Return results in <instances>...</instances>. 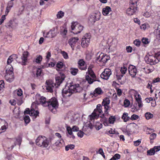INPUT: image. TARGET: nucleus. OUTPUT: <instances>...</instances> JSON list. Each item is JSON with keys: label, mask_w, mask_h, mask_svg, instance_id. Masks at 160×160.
I'll use <instances>...</instances> for the list:
<instances>
[{"label": "nucleus", "mask_w": 160, "mask_h": 160, "mask_svg": "<svg viewBox=\"0 0 160 160\" xmlns=\"http://www.w3.org/2000/svg\"><path fill=\"white\" fill-rule=\"evenodd\" d=\"M82 90V88L78 84H76L74 85L70 84L67 88L62 90V93L64 97L67 98L70 96L73 93L80 92Z\"/></svg>", "instance_id": "nucleus-1"}, {"label": "nucleus", "mask_w": 160, "mask_h": 160, "mask_svg": "<svg viewBox=\"0 0 160 160\" xmlns=\"http://www.w3.org/2000/svg\"><path fill=\"white\" fill-rule=\"evenodd\" d=\"M145 60L148 63L154 65L158 63L160 60V52L156 53L154 55H149L145 58Z\"/></svg>", "instance_id": "nucleus-2"}, {"label": "nucleus", "mask_w": 160, "mask_h": 160, "mask_svg": "<svg viewBox=\"0 0 160 160\" xmlns=\"http://www.w3.org/2000/svg\"><path fill=\"white\" fill-rule=\"evenodd\" d=\"M37 145L42 148H47L49 145V141L46 137L39 136L36 140Z\"/></svg>", "instance_id": "nucleus-3"}, {"label": "nucleus", "mask_w": 160, "mask_h": 160, "mask_svg": "<svg viewBox=\"0 0 160 160\" xmlns=\"http://www.w3.org/2000/svg\"><path fill=\"white\" fill-rule=\"evenodd\" d=\"M138 0H130V7L126 10V13L129 15H133L137 10V3Z\"/></svg>", "instance_id": "nucleus-4"}, {"label": "nucleus", "mask_w": 160, "mask_h": 160, "mask_svg": "<svg viewBox=\"0 0 160 160\" xmlns=\"http://www.w3.org/2000/svg\"><path fill=\"white\" fill-rule=\"evenodd\" d=\"M48 105L49 109L52 112H55L56 109L58 107V103L57 99L55 98H52L49 101H48Z\"/></svg>", "instance_id": "nucleus-5"}, {"label": "nucleus", "mask_w": 160, "mask_h": 160, "mask_svg": "<svg viewBox=\"0 0 160 160\" xmlns=\"http://www.w3.org/2000/svg\"><path fill=\"white\" fill-rule=\"evenodd\" d=\"M110 59V57L109 56L103 53H101L97 57L96 61L100 66H103L105 65L106 63Z\"/></svg>", "instance_id": "nucleus-6"}, {"label": "nucleus", "mask_w": 160, "mask_h": 160, "mask_svg": "<svg viewBox=\"0 0 160 160\" xmlns=\"http://www.w3.org/2000/svg\"><path fill=\"white\" fill-rule=\"evenodd\" d=\"M102 106L101 104H98L97 106V108L95 109L92 114L89 116V118L91 121L94 120L95 118H98L100 113L102 112Z\"/></svg>", "instance_id": "nucleus-7"}, {"label": "nucleus", "mask_w": 160, "mask_h": 160, "mask_svg": "<svg viewBox=\"0 0 160 160\" xmlns=\"http://www.w3.org/2000/svg\"><path fill=\"white\" fill-rule=\"evenodd\" d=\"M6 74L5 76L6 80L9 82H12L14 78L13 69L12 66H10V68L6 69Z\"/></svg>", "instance_id": "nucleus-8"}, {"label": "nucleus", "mask_w": 160, "mask_h": 160, "mask_svg": "<svg viewBox=\"0 0 160 160\" xmlns=\"http://www.w3.org/2000/svg\"><path fill=\"white\" fill-rule=\"evenodd\" d=\"M71 28L74 31L73 33L76 34L80 33L83 29V27L77 22L72 23Z\"/></svg>", "instance_id": "nucleus-9"}, {"label": "nucleus", "mask_w": 160, "mask_h": 160, "mask_svg": "<svg viewBox=\"0 0 160 160\" xmlns=\"http://www.w3.org/2000/svg\"><path fill=\"white\" fill-rule=\"evenodd\" d=\"M88 75H87L86 76V79L87 81L90 84H91L93 83L94 81H97L100 82L99 80H97L95 79L96 76L94 74L93 72L91 70H88Z\"/></svg>", "instance_id": "nucleus-10"}, {"label": "nucleus", "mask_w": 160, "mask_h": 160, "mask_svg": "<svg viewBox=\"0 0 160 160\" xmlns=\"http://www.w3.org/2000/svg\"><path fill=\"white\" fill-rule=\"evenodd\" d=\"M46 89L48 92H53V89L55 86H56L55 84L51 80H47L46 82Z\"/></svg>", "instance_id": "nucleus-11"}, {"label": "nucleus", "mask_w": 160, "mask_h": 160, "mask_svg": "<svg viewBox=\"0 0 160 160\" xmlns=\"http://www.w3.org/2000/svg\"><path fill=\"white\" fill-rule=\"evenodd\" d=\"M28 55V52H24L23 53L22 56L17 61L22 65H25L26 62H27V57Z\"/></svg>", "instance_id": "nucleus-12"}, {"label": "nucleus", "mask_w": 160, "mask_h": 160, "mask_svg": "<svg viewBox=\"0 0 160 160\" xmlns=\"http://www.w3.org/2000/svg\"><path fill=\"white\" fill-rule=\"evenodd\" d=\"M108 112H104L102 115H101L100 117L101 118L100 121L101 122H103V124L105 126L108 125Z\"/></svg>", "instance_id": "nucleus-13"}, {"label": "nucleus", "mask_w": 160, "mask_h": 160, "mask_svg": "<svg viewBox=\"0 0 160 160\" xmlns=\"http://www.w3.org/2000/svg\"><path fill=\"white\" fill-rule=\"evenodd\" d=\"M112 74L110 69H106L101 75V78L104 79L108 80Z\"/></svg>", "instance_id": "nucleus-14"}, {"label": "nucleus", "mask_w": 160, "mask_h": 160, "mask_svg": "<svg viewBox=\"0 0 160 160\" xmlns=\"http://www.w3.org/2000/svg\"><path fill=\"white\" fill-rule=\"evenodd\" d=\"M128 71L130 75L132 77H134L137 73V70L135 66L132 65H129L128 68Z\"/></svg>", "instance_id": "nucleus-15"}, {"label": "nucleus", "mask_w": 160, "mask_h": 160, "mask_svg": "<svg viewBox=\"0 0 160 160\" xmlns=\"http://www.w3.org/2000/svg\"><path fill=\"white\" fill-rule=\"evenodd\" d=\"M78 39V37H72L69 39L68 43L71 46L72 50H74V47Z\"/></svg>", "instance_id": "nucleus-16"}, {"label": "nucleus", "mask_w": 160, "mask_h": 160, "mask_svg": "<svg viewBox=\"0 0 160 160\" xmlns=\"http://www.w3.org/2000/svg\"><path fill=\"white\" fill-rule=\"evenodd\" d=\"M65 77L64 74H60V76H58L56 77V83H55L57 87L60 85L62 81L64 80Z\"/></svg>", "instance_id": "nucleus-17"}, {"label": "nucleus", "mask_w": 160, "mask_h": 160, "mask_svg": "<svg viewBox=\"0 0 160 160\" xmlns=\"http://www.w3.org/2000/svg\"><path fill=\"white\" fill-rule=\"evenodd\" d=\"M90 42V37H86V35L84 36L82 39L81 45L83 48L87 47Z\"/></svg>", "instance_id": "nucleus-18"}, {"label": "nucleus", "mask_w": 160, "mask_h": 160, "mask_svg": "<svg viewBox=\"0 0 160 160\" xmlns=\"http://www.w3.org/2000/svg\"><path fill=\"white\" fill-rule=\"evenodd\" d=\"M110 100L109 98H106L104 99L102 102V105L104 106L105 111L104 112H108V110L109 108L108 105L110 104Z\"/></svg>", "instance_id": "nucleus-19"}, {"label": "nucleus", "mask_w": 160, "mask_h": 160, "mask_svg": "<svg viewBox=\"0 0 160 160\" xmlns=\"http://www.w3.org/2000/svg\"><path fill=\"white\" fill-rule=\"evenodd\" d=\"M101 14L99 12H97L91 15L90 17L91 22H95L96 21L98 20L100 18Z\"/></svg>", "instance_id": "nucleus-20"}, {"label": "nucleus", "mask_w": 160, "mask_h": 160, "mask_svg": "<svg viewBox=\"0 0 160 160\" xmlns=\"http://www.w3.org/2000/svg\"><path fill=\"white\" fill-rule=\"evenodd\" d=\"M136 101L138 104V106L139 108H141L142 107L143 104L141 101V98L140 94L137 93L135 95Z\"/></svg>", "instance_id": "nucleus-21"}, {"label": "nucleus", "mask_w": 160, "mask_h": 160, "mask_svg": "<svg viewBox=\"0 0 160 160\" xmlns=\"http://www.w3.org/2000/svg\"><path fill=\"white\" fill-rule=\"evenodd\" d=\"M78 67L82 70H86L87 67L85 64V62L83 59H80L78 62Z\"/></svg>", "instance_id": "nucleus-22"}, {"label": "nucleus", "mask_w": 160, "mask_h": 160, "mask_svg": "<svg viewBox=\"0 0 160 160\" xmlns=\"http://www.w3.org/2000/svg\"><path fill=\"white\" fill-rule=\"evenodd\" d=\"M13 58H17V55L16 54L12 55L10 56L8 59L7 61V65L6 67V69L10 68V66L11 65H10V64L13 61Z\"/></svg>", "instance_id": "nucleus-23"}, {"label": "nucleus", "mask_w": 160, "mask_h": 160, "mask_svg": "<svg viewBox=\"0 0 160 160\" xmlns=\"http://www.w3.org/2000/svg\"><path fill=\"white\" fill-rule=\"evenodd\" d=\"M103 92L101 88H96L95 90L92 93H91V94H92L93 96L96 97L98 95L101 94L102 93H103Z\"/></svg>", "instance_id": "nucleus-24"}, {"label": "nucleus", "mask_w": 160, "mask_h": 160, "mask_svg": "<svg viewBox=\"0 0 160 160\" xmlns=\"http://www.w3.org/2000/svg\"><path fill=\"white\" fill-rule=\"evenodd\" d=\"M39 102L44 107H47V105H48V101H46V98L43 96L40 97L39 98Z\"/></svg>", "instance_id": "nucleus-25"}, {"label": "nucleus", "mask_w": 160, "mask_h": 160, "mask_svg": "<svg viewBox=\"0 0 160 160\" xmlns=\"http://www.w3.org/2000/svg\"><path fill=\"white\" fill-rule=\"evenodd\" d=\"M112 11L111 8L109 6H106L102 9V13L103 15L106 16Z\"/></svg>", "instance_id": "nucleus-26"}, {"label": "nucleus", "mask_w": 160, "mask_h": 160, "mask_svg": "<svg viewBox=\"0 0 160 160\" xmlns=\"http://www.w3.org/2000/svg\"><path fill=\"white\" fill-rule=\"evenodd\" d=\"M39 112L38 110L35 111L34 109H31L30 110L29 115L30 116H33L34 118H36L38 116Z\"/></svg>", "instance_id": "nucleus-27"}, {"label": "nucleus", "mask_w": 160, "mask_h": 160, "mask_svg": "<svg viewBox=\"0 0 160 160\" xmlns=\"http://www.w3.org/2000/svg\"><path fill=\"white\" fill-rule=\"evenodd\" d=\"M56 35V33L55 32L54 30H51L47 33L45 37L47 38H52Z\"/></svg>", "instance_id": "nucleus-28"}, {"label": "nucleus", "mask_w": 160, "mask_h": 160, "mask_svg": "<svg viewBox=\"0 0 160 160\" xmlns=\"http://www.w3.org/2000/svg\"><path fill=\"white\" fill-rule=\"evenodd\" d=\"M12 6L13 4L12 2L11 1L9 2L8 3V6L7 7L6 10L5 12V15H5L6 16L8 14V13L9 12L11 8L12 7Z\"/></svg>", "instance_id": "nucleus-29"}, {"label": "nucleus", "mask_w": 160, "mask_h": 160, "mask_svg": "<svg viewBox=\"0 0 160 160\" xmlns=\"http://www.w3.org/2000/svg\"><path fill=\"white\" fill-rule=\"evenodd\" d=\"M128 114L127 113L124 112L123 113L122 118L124 122H126L130 119V117L128 116Z\"/></svg>", "instance_id": "nucleus-30"}, {"label": "nucleus", "mask_w": 160, "mask_h": 160, "mask_svg": "<svg viewBox=\"0 0 160 160\" xmlns=\"http://www.w3.org/2000/svg\"><path fill=\"white\" fill-rule=\"evenodd\" d=\"M70 72L73 75H76L78 73V68H72L70 69Z\"/></svg>", "instance_id": "nucleus-31"}, {"label": "nucleus", "mask_w": 160, "mask_h": 160, "mask_svg": "<svg viewBox=\"0 0 160 160\" xmlns=\"http://www.w3.org/2000/svg\"><path fill=\"white\" fill-rule=\"evenodd\" d=\"M13 22L12 20H10L9 22L6 23L5 27L7 28H13Z\"/></svg>", "instance_id": "nucleus-32"}, {"label": "nucleus", "mask_w": 160, "mask_h": 160, "mask_svg": "<svg viewBox=\"0 0 160 160\" xmlns=\"http://www.w3.org/2000/svg\"><path fill=\"white\" fill-rule=\"evenodd\" d=\"M145 117L148 120L153 117V115L151 114L150 112H147L145 114Z\"/></svg>", "instance_id": "nucleus-33"}, {"label": "nucleus", "mask_w": 160, "mask_h": 160, "mask_svg": "<svg viewBox=\"0 0 160 160\" xmlns=\"http://www.w3.org/2000/svg\"><path fill=\"white\" fill-rule=\"evenodd\" d=\"M64 13L62 11L58 12L57 15V18H62L64 15Z\"/></svg>", "instance_id": "nucleus-34"}, {"label": "nucleus", "mask_w": 160, "mask_h": 160, "mask_svg": "<svg viewBox=\"0 0 160 160\" xmlns=\"http://www.w3.org/2000/svg\"><path fill=\"white\" fill-rule=\"evenodd\" d=\"M114 116H111L108 118V122L110 124H113L115 120Z\"/></svg>", "instance_id": "nucleus-35"}, {"label": "nucleus", "mask_w": 160, "mask_h": 160, "mask_svg": "<svg viewBox=\"0 0 160 160\" xmlns=\"http://www.w3.org/2000/svg\"><path fill=\"white\" fill-rule=\"evenodd\" d=\"M74 145L73 144L68 145L65 147V149L66 151H68L69 150V149H73L74 148Z\"/></svg>", "instance_id": "nucleus-36"}, {"label": "nucleus", "mask_w": 160, "mask_h": 160, "mask_svg": "<svg viewBox=\"0 0 160 160\" xmlns=\"http://www.w3.org/2000/svg\"><path fill=\"white\" fill-rule=\"evenodd\" d=\"M4 83L3 80L0 81V93H1L3 90L4 88Z\"/></svg>", "instance_id": "nucleus-37"}, {"label": "nucleus", "mask_w": 160, "mask_h": 160, "mask_svg": "<svg viewBox=\"0 0 160 160\" xmlns=\"http://www.w3.org/2000/svg\"><path fill=\"white\" fill-rule=\"evenodd\" d=\"M155 154V151L153 150V148L150 149L147 151V155H152Z\"/></svg>", "instance_id": "nucleus-38"}, {"label": "nucleus", "mask_w": 160, "mask_h": 160, "mask_svg": "<svg viewBox=\"0 0 160 160\" xmlns=\"http://www.w3.org/2000/svg\"><path fill=\"white\" fill-rule=\"evenodd\" d=\"M37 72L36 74V76L37 77L40 76L42 72V70L40 68L37 69L36 71Z\"/></svg>", "instance_id": "nucleus-39"}, {"label": "nucleus", "mask_w": 160, "mask_h": 160, "mask_svg": "<svg viewBox=\"0 0 160 160\" xmlns=\"http://www.w3.org/2000/svg\"><path fill=\"white\" fill-rule=\"evenodd\" d=\"M63 141L62 140L57 141L56 142H55V146L57 147H60L62 144V142H63Z\"/></svg>", "instance_id": "nucleus-40"}, {"label": "nucleus", "mask_w": 160, "mask_h": 160, "mask_svg": "<svg viewBox=\"0 0 160 160\" xmlns=\"http://www.w3.org/2000/svg\"><path fill=\"white\" fill-rule=\"evenodd\" d=\"M102 123L98 122L97 123V124L96 125V128L97 130H98L102 128Z\"/></svg>", "instance_id": "nucleus-41"}, {"label": "nucleus", "mask_w": 160, "mask_h": 160, "mask_svg": "<svg viewBox=\"0 0 160 160\" xmlns=\"http://www.w3.org/2000/svg\"><path fill=\"white\" fill-rule=\"evenodd\" d=\"M42 59V56L41 55H39L35 60V62L37 63H40Z\"/></svg>", "instance_id": "nucleus-42"}, {"label": "nucleus", "mask_w": 160, "mask_h": 160, "mask_svg": "<svg viewBox=\"0 0 160 160\" xmlns=\"http://www.w3.org/2000/svg\"><path fill=\"white\" fill-rule=\"evenodd\" d=\"M130 104V102L129 100L126 99L124 102V105L125 107H128Z\"/></svg>", "instance_id": "nucleus-43"}, {"label": "nucleus", "mask_w": 160, "mask_h": 160, "mask_svg": "<svg viewBox=\"0 0 160 160\" xmlns=\"http://www.w3.org/2000/svg\"><path fill=\"white\" fill-rule=\"evenodd\" d=\"M61 53L64 58L66 59L68 58V57L67 52L63 51H62Z\"/></svg>", "instance_id": "nucleus-44"}, {"label": "nucleus", "mask_w": 160, "mask_h": 160, "mask_svg": "<svg viewBox=\"0 0 160 160\" xmlns=\"http://www.w3.org/2000/svg\"><path fill=\"white\" fill-rule=\"evenodd\" d=\"M121 72L122 74H124L127 71V68L125 66H123L121 69Z\"/></svg>", "instance_id": "nucleus-45"}, {"label": "nucleus", "mask_w": 160, "mask_h": 160, "mask_svg": "<svg viewBox=\"0 0 160 160\" xmlns=\"http://www.w3.org/2000/svg\"><path fill=\"white\" fill-rule=\"evenodd\" d=\"M139 118V117L138 115L136 114H133L131 116V118H130V119H131L132 120H135L138 119Z\"/></svg>", "instance_id": "nucleus-46"}, {"label": "nucleus", "mask_w": 160, "mask_h": 160, "mask_svg": "<svg viewBox=\"0 0 160 160\" xmlns=\"http://www.w3.org/2000/svg\"><path fill=\"white\" fill-rule=\"evenodd\" d=\"M133 43L136 46L138 47L140 45L141 42L139 40L136 39L134 41Z\"/></svg>", "instance_id": "nucleus-47"}, {"label": "nucleus", "mask_w": 160, "mask_h": 160, "mask_svg": "<svg viewBox=\"0 0 160 160\" xmlns=\"http://www.w3.org/2000/svg\"><path fill=\"white\" fill-rule=\"evenodd\" d=\"M114 160L118 159L120 158V155L118 154H115L112 157Z\"/></svg>", "instance_id": "nucleus-48"}, {"label": "nucleus", "mask_w": 160, "mask_h": 160, "mask_svg": "<svg viewBox=\"0 0 160 160\" xmlns=\"http://www.w3.org/2000/svg\"><path fill=\"white\" fill-rule=\"evenodd\" d=\"M157 134L155 133H153L151 134L150 137V140H153L156 137Z\"/></svg>", "instance_id": "nucleus-49"}, {"label": "nucleus", "mask_w": 160, "mask_h": 160, "mask_svg": "<svg viewBox=\"0 0 160 160\" xmlns=\"http://www.w3.org/2000/svg\"><path fill=\"white\" fill-rule=\"evenodd\" d=\"M51 57V52H48L47 53V55L46 56V58L47 59V61L48 62L49 61L50 57Z\"/></svg>", "instance_id": "nucleus-50"}, {"label": "nucleus", "mask_w": 160, "mask_h": 160, "mask_svg": "<svg viewBox=\"0 0 160 160\" xmlns=\"http://www.w3.org/2000/svg\"><path fill=\"white\" fill-rule=\"evenodd\" d=\"M142 42L144 44H147L148 43V39L147 38H143L142 39Z\"/></svg>", "instance_id": "nucleus-51"}, {"label": "nucleus", "mask_w": 160, "mask_h": 160, "mask_svg": "<svg viewBox=\"0 0 160 160\" xmlns=\"http://www.w3.org/2000/svg\"><path fill=\"white\" fill-rule=\"evenodd\" d=\"M24 120L26 123H28L30 122L29 117L28 116H26L24 118Z\"/></svg>", "instance_id": "nucleus-52"}, {"label": "nucleus", "mask_w": 160, "mask_h": 160, "mask_svg": "<svg viewBox=\"0 0 160 160\" xmlns=\"http://www.w3.org/2000/svg\"><path fill=\"white\" fill-rule=\"evenodd\" d=\"M133 142H134V145L135 146H138L140 144V143L141 142V140L138 139L137 141H134Z\"/></svg>", "instance_id": "nucleus-53"}, {"label": "nucleus", "mask_w": 160, "mask_h": 160, "mask_svg": "<svg viewBox=\"0 0 160 160\" xmlns=\"http://www.w3.org/2000/svg\"><path fill=\"white\" fill-rule=\"evenodd\" d=\"M57 67L59 68H61L63 67V63L61 62H58L56 65Z\"/></svg>", "instance_id": "nucleus-54"}, {"label": "nucleus", "mask_w": 160, "mask_h": 160, "mask_svg": "<svg viewBox=\"0 0 160 160\" xmlns=\"http://www.w3.org/2000/svg\"><path fill=\"white\" fill-rule=\"evenodd\" d=\"M9 103L12 105L14 106L16 104V102L15 99H11L9 101Z\"/></svg>", "instance_id": "nucleus-55"}, {"label": "nucleus", "mask_w": 160, "mask_h": 160, "mask_svg": "<svg viewBox=\"0 0 160 160\" xmlns=\"http://www.w3.org/2000/svg\"><path fill=\"white\" fill-rule=\"evenodd\" d=\"M17 94L19 96H20L22 95V91L21 89H20L18 90L17 92Z\"/></svg>", "instance_id": "nucleus-56"}, {"label": "nucleus", "mask_w": 160, "mask_h": 160, "mask_svg": "<svg viewBox=\"0 0 160 160\" xmlns=\"http://www.w3.org/2000/svg\"><path fill=\"white\" fill-rule=\"evenodd\" d=\"M153 150L155 152H158L160 150V146H155L153 148Z\"/></svg>", "instance_id": "nucleus-57"}, {"label": "nucleus", "mask_w": 160, "mask_h": 160, "mask_svg": "<svg viewBox=\"0 0 160 160\" xmlns=\"http://www.w3.org/2000/svg\"><path fill=\"white\" fill-rule=\"evenodd\" d=\"M67 131H68V133L69 134L72 135V130L70 127H67Z\"/></svg>", "instance_id": "nucleus-58"}, {"label": "nucleus", "mask_w": 160, "mask_h": 160, "mask_svg": "<svg viewBox=\"0 0 160 160\" xmlns=\"http://www.w3.org/2000/svg\"><path fill=\"white\" fill-rule=\"evenodd\" d=\"M5 15H2L0 19V25H1L5 19Z\"/></svg>", "instance_id": "nucleus-59"}, {"label": "nucleus", "mask_w": 160, "mask_h": 160, "mask_svg": "<svg viewBox=\"0 0 160 160\" xmlns=\"http://www.w3.org/2000/svg\"><path fill=\"white\" fill-rule=\"evenodd\" d=\"M126 50L127 52H131L132 51V48L130 46H128L126 47Z\"/></svg>", "instance_id": "nucleus-60"}, {"label": "nucleus", "mask_w": 160, "mask_h": 160, "mask_svg": "<svg viewBox=\"0 0 160 160\" xmlns=\"http://www.w3.org/2000/svg\"><path fill=\"white\" fill-rule=\"evenodd\" d=\"M83 132L82 131L80 130L78 132L77 135L78 137L80 138H82L83 136Z\"/></svg>", "instance_id": "nucleus-61"}, {"label": "nucleus", "mask_w": 160, "mask_h": 160, "mask_svg": "<svg viewBox=\"0 0 160 160\" xmlns=\"http://www.w3.org/2000/svg\"><path fill=\"white\" fill-rule=\"evenodd\" d=\"M72 130L73 132H77L79 131V128L76 126H73L72 128Z\"/></svg>", "instance_id": "nucleus-62"}, {"label": "nucleus", "mask_w": 160, "mask_h": 160, "mask_svg": "<svg viewBox=\"0 0 160 160\" xmlns=\"http://www.w3.org/2000/svg\"><path fill=\"white\" fill-rule=\"evenodd\" d=\"M30 112V110L28 108H27L25 111L24 112V114H29V112Z\"/></svg>", "instance_id": "nucleus-63"}, {"label": "nucleus", "mask_w": 160, "mask_h": 160, "mask_svg": "<svg viewBox=\"0 0 160 160\" xmlns=\"http://www.w3.org/2000/svg\"><path fill=\"white\" fill-rule=\"evenodd\" d=\"M160 78H157L153 80L152 81V83H154L156 82H158L159 81Z\"/></svg>", "instance_id": "nucleus-64"}]
</instances>
